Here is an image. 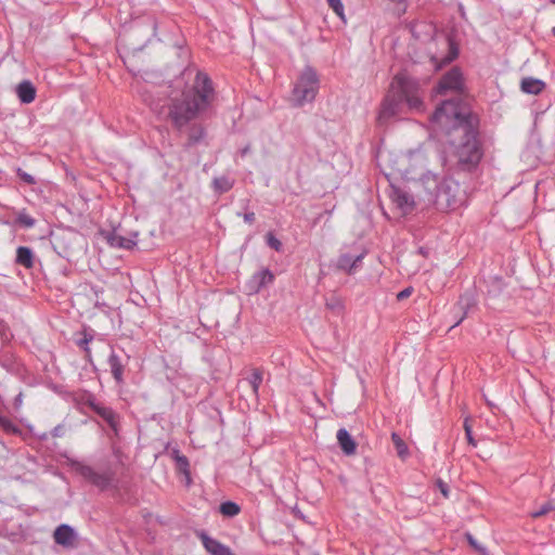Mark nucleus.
<instances>
[{
  "mask_svg": "<svg viewBox=\"0 0 555 555\" xmlns=\"http://www.w3.org/2000/svg\"><path fill=\"white\" fill-rule=\"evenodd\" d=\"M232 186L233 182L227 177H220L214 180V188L220 193L229 191Z\"/></svg>",
  "mask_w": 555,
  "mask_h": 555,
  "instance_id": "obj_24",
  "label": "nucleus"
},
{
  "mask_svg": "<svg viewBox=\"0 0 555 555\" xmlns=\"http://www.w3.org/2000/svg\"><path fill=\"white\" fill-rule=\"evenodd\" d=\"M460 304L462 306H464V305L468 306L469 305V298L462 297L461 300H460Z\"/></svg>",
  "mask_w": 555,
  "mask_h": 555,
  "instance_id": "obj_38",
  "label": "nucleus"
},
{
  "mask_svg": "<svg viewBox=\"0 0 555 555\" xmlns=\"http://www.w3.org/2000/svg\"><path fill=\"white\" fill-rule=\"evenodd\" d=\"M244 221L247 223H253L255 221V214L254 212H247L243 216Z\"/></svg>",
  "mask_w": 555,
  "mask_h": 555,
  "instance_id": "obj_37",
  "label": "nucleus"
},
{
  "mask_svg": "<svg viewBox=\"0 0 555 555\" xmlns=\"http://www.w3.org/2000/svg\"><path fill=\"white\" fill-rule=\"evenodd\" d=\"M70 467L83 479L101 490L109 488L114 479V474L111 469L98 472L93 467L78 461H72Z\"/></svg>",
  "mask_w": 555,
  "mask_h": 555,
  "instance_id": "obj_6",
  "label": "nucleus"
},
{
  "mask_svg": "<svg viewBox=\"0 0 555 555\" xmlns=\"http://www.w3.org/2000/svg\"><path fill=\"white\" fill-rule=\"evenodd\" d=\"M364 255L361 254L357 257H351L348 254L340 255L336 262V268L338 270L346 271L348 273H352L353 269L357 267L358 262L363 259Z\"/></svg>",
  "mask_w": 555,
  "mask_h": 555,
  "instance_id": "obj_16",
  "label": "nucleus"
},
{
  "mask_svg": "<svg viewBox=\"0 0 555 555\" xmlns=\"http://www.w3.org/2000/svg\"><path fill=\"white\" fill-rule=\"evenodd\" d=\"M464 430H465V435H466L468 443L473 447H476L477 442L473 437V430H472V426L469 424L468 418H465V421H464Z\"/></svg>",
  "mask_w": 555,
  "mask_h": 555,
  "instance_id": "obj_29",
  "label": "nucleus"
},
{
  "mask_svg": "<svg viewBox=\"0 0 555 555\" xmlns=\"http://www.w3.org/2000/svg\"><path fill=\"white\" fill-rule=\"evenodd\" d=\"M220 513L227 517H234L240 513V506L234 502L228 501L220 505Z\"/></svg>",
  "mask_w": 555,
  "mask_h": 555,
  "instance_id": "obj_22",
  "label": "nucleus"
},
{
  "mask_svg": "<svg viewBox=\"0 0 555 555\" xmlns=\"http://www.w3.org/2000/svg\"><path fill=\"white\" fill-rule=\"evenodd\" d=\"M474 117L467 105L457 95L444 101L433 114L431 121L448 134L457 132L462 141L454 144L457 164L463 170L475 168L481 159V150L474 130Z\"/></svg>",
  "mask_w": 555,
  "mask_h": 555,
  "instance_id": "obj_1",
  "label": "nucleus"
},
{
  "mask_svg": "<svg viewBox=\"0 0 555 555\" xmlns=\"http://www.w3.org/2000/svg\"><path fill=\"white\" fill-rule=\"evenodd\" d=\"M320 80L317 72L312 67L306 66L294 86L291 98L293 105L300 107L306 103H311L318 94Z\"/></svg>",
  "mask_w": 555,
  "mask_h": 555,
  "instance_id": "obj_5",
  "label": "nucleus"
},
{
  "mask_svg": "<svg viewBox=\"0 0 555 555\" xmlns=\"http://www.w3.org/2000/svg\"><path fill=\"white\" fill-rule=\"evenodd\" d=\"M108 364L115 380L117 383H122L124 364L121 363L119 357L115 353H112L108 358Z\"/></svg>",
  "mask_w": 555,
  "mask_h": 555,
  "instance_id": "obj_19",
  "label": "nucleus"
},
{
  "mask_svg": "<svg viewBox=\"0 0 555 555\" xmlns=\"http://www.w3.org/2000/svg\"><path fill=\"white\" fill-rule=\"evenodd\" d=\"M268 245L275 250H280L281 246H282L281 242L276 237H274L272 234L268 235Z\"/></svg>",
  "mask_w": 555,
  "mask_h": 555,
  "instance_id": "obj_32",
  "label": "nucleus"
},
{
  "mask_svg": "<svg viewBox=\"0 0 555 555\" xmlns=\"http://www.w3.org/2000/svg\"><path fill=\"white\" fill-rule=\"evenodd\" d=\"M94 410L100 416H102L106 422L114 426L115 413L112 409L106 406L94 405Z\"/></svg>",
  "mask_w": 555,
  "mask_h": 555,
  "instance_id": "obj_25",
  "label": "nucleus"
},
{
  "mask_svg": "<svg viewBox=\"0 0 555 555\" xmlns=\"http://www.w3.org/2000/svg\"><path fill=\"white\" fill-rule=\"evenodd\" d=\"M18 175L28 184L35 183V180H34L33 176H30V175H28L26 172H22L21 170L18 171Z\"/></svg>",
  "mask_w": 555,
  "mask_h": 555,
  "instance_id": "obj_36",
  "label": "nucleus"
},
{
  "mask_svg": "<svg viewBox=\"0 0 555 555\" xmlns=\"http://www.w3.org/2000/svg\"><path fill=\"white\" fill-rule=\"evenodd\" d=\"M274 275L268 269L260 270L256 274L253 275V279L249 283V292L258 293L260 288L267 284L273 282Z\"/></svg>",
  "mask_w": 555,
  "mask_h": 555,
  "instance_id": "obj_13",
  "label": "nucleus"
},
{
  "mask_svg": "<svg viewBox=\"0 0 555 555\" xmlns=\"http://www.w3.org/2000/svg\"><path fill=\"white\" fill-rule=\"evenodd\" d=\"M88 343H89V339L85 338L81 341H79V345L82 346V345H87Z\"/></svg>",
  "mask_w": 555,
  "mask_h": 555,
  "instance_id": "obj_39",
  "label": "nucleus"
},
{
  "mask_svg": "<svg viewBox=\"0 0 555 555\" xmlns=\"http://www.w3.org/2000/svg\"><path fill=\"white\" fill-rule=\"evenodd\" d=\"M261 383H262V373H261V371L258 370V369L253 370V373H251L250 378H249V384H250L253 393L256 397L258 396V391H259V387H260Z\"/></svg>",
  "mask_w": 555,
  "mask_h": 555,
  "instance_id": "obj_23",
  "label": "nucleus"
},
{
  "mask_svg": "<svg viewBox=\"0 0 555 555\" xmlns=\"http://www.w3.org/2000/svg\"><path fill=\"white\" fill-rule=\"evenodd\" d=\"M16 93L22 103L29 104L36 98V88L30 81L25 80L17 85Z\"/></svg>",
  "mask_w": 555,
  "mask_h": 555,
  "instance_id": "obj_15",
  "label": "nucleus"
},
{
  "mask_svg": "<svg viewBox=\"0 0 555 555\" xmlns=\"http://www.w3.org/2000/svg\"><path fill=\"white\" fill-rule=\"evenodd\" d=\"M70 467L83 479L101 490L109 488L114 479V474L111 469L98 472L93 467L78 461H72Z\"/></svg>",
  "mask_w": 555,
  "mask_h": 555,
  "instance_id": "obj_7",
  "label": "nucleus"
},
{
  "mask_svg": "<svg viewBox=\"0 0 555 555\" xmlns=\"http://www.w3.org/2000/svg\"><path fill=\"white\" fill-rule=\"evenodd\" d=\"M54 541L55 543L65 546L72 547L74 546L76 534L72 527L68 525H61L54 531Z\"/></svg>",
  "mask_w": 555,
  "mask_h": 555,
  "instance_id": "obj_12",
  "label": "nucleus"
},
{
  "mask_svg": "<svg viewBox=\"0 0 555 555\" xmlns=\"http://www.w3.org/2000/svg\"><path fill=\"white\" fill-rule=\"evenodd\" d=\"M206 551L211 555H233L232 551L219 541L208 537L205 532L199 533Z\"/></svg>",
  "mask_w": 555,
  "mask_h": 555,
  "instance_id": "obj_11",
  "label": "nucleus"
},
{
  "mask_svg": "<svg viewBox=\"0 0 555 555\" xmlns=\"http://www.w3.org/2000/svg\"><path fill=\"white\" fill-rule=\"evenodd\" d=\"M411 294H412V288L411 287H406L403 291L398 293L397 298H398V300H403V299L410 297Z\"/></svg>",
  "mask_w": 555,
  "mask_h": 555,
  "instance_id": "obj_35",
  "label": "nucleus"
},
{
  "mask_svg": "<svg viewBox=\"0 0 555 555\" xmlns=\"http://www.w3.org/2000/svg\"><path fill=\"white\" fill-rule=\"evenodd\" d=\"M403 101L411 109L421 111L423 107L417 82L404 75H397L391 82L390 92L383 101L378 121L385 124L396 116L401 111Z\"/></svg>",
  "mask_w": 555,
  "mask_h": 555,
  "instance_id": "obj_3",
  "label": "nucleus"
},
{
  "mask_svg": "<svg viewBox=\"0 0 555 555\" xmlns=\"http://www.w3.org/2000/svg\"><path fill=\"white\" fill-rule=\"evenodd\" d=\"M18 220L21 223H23L24 225H26L28 228L33 227L35 223L34 219L27 215L20 216Z\"/></svg>",
  "mask_w": 555,
  "mask_h": 555,
  "instance_id": "obj_33",
  "label": "nucleus"
},
{
  "mask_svg": "<svg viewBox=\"0 0 555 555\" xmlns=\"http://www.w3.org/2000/svg\"><path fill=\"white\" fill-rule=\"evenodd\" d=\"M437 486L440 490V492L442 493V495L444 498H448L449 496V488H448V485L446 482H443L442 480H438L437 482Z\"/></svg>",
  "mask_w": 555,
  "mask_h": 555,
  "instance_id": "obj_34",
  "label": "nucleus"
},
{
  "mask_svg": "<svg viewBox=\"0 0 555 555\" xmlns=\"http://www.w3.org/2000/svg\"><path fill=\"white\" fill-rule=\"evenodd\" d=\"M463 87L462 74L457 68L448 72L439 81L437 93L447 94L448 92H460Z\"/></svg>",
  "mask_w": 555,
  "mask_h": 555,
  "instance_id": "obj_9",
  "label": "nucleus"
},
{
  "mask_svg": "<svg viewBox=\"0 0 555 555\" xmlns=\"http://www.w3.org/2000/svg\"><path fill=\"white\" fill-rule=\"evenodd\" d=\"M330 8L337 14V16L345 21L344 4L340 0H326Z\"/></svg>",
  "mask_w": 555,
  "mask_h": 555,
  "instance_id": "obj_27",
  "label": "nucleus"
},
{
  "mask_svg": "<svg viewBox=\"0 0 555 555\" xmlns=\"http://www.w3.org/2000/svg\"><path fill=\"white\" fill-rule=\"evenodd\" d=\"M391 440H392V442L395 444V448H396V451H397V455L401 460H405L409 456V448H408L406 443L396 433H392Z\"/></svg>",
  "mask_w": 555,
  "mask_h": 555,
  "instance_id": "obj_21",
  "label": "nucleus"
},
{
  "mask_svg": "<svg viewBox=\"0 0 555 555\" xmlns=\"http://www.w3.org/2000/svg\"><path fill=\"white\" fill-rule=\"evenodd\" d=\"M337 441L346 455H352L356 453L357 443L345 428H340L337 431Z\"/></svg>",
  "mask_w": 555,
  "mask_h": 555,
  "instance_id": "obj_14",
  "label": "nucleus"
},
{
  "mask_svg": "<svg viewBox=\"0 0 555 555\" xmlns=\"http://www.w3.org/2000/svg\"><path fill=\"white\" fill-rule=\"evenodd\" d=\"M378 159L390 173H398L406 179H416L424 177L426 167V157L422 150L402 152H379Z\"/></svg>",
  "mask_w": 555,
  "mask_h": 555,
  "instance_id": "obj_4",
  "label": "nucleus"
},
{
  "mask_svg": "<svg viewBox=\"0 0 555 555\" xmlns=\"http://www.w3.org/2000/svg\"><path fill=\"white\" fill-rule=\"evenodd\" d=\"M545 87V83L537 78L527 77L521 80L520 89L528 94H539Z\"/></svg>",
  "mask_w": 555,
  "mask_h": 555,
  "instance_id": "obj_17",
  "label": "nucleus"
},
{
  "mask_svg": "<svg viewBox=\"0 0 555 555\" xmlns=\"http://www.w3.org/2000/svg\"><path fill=\"white\" fill-rule=\"evenodd\" d=\"M16 262L27 269L34 264V255L30 248L21 246L16 250Z\"/></svg>",
  "mask_w": 555,
  "mask_h": 555,
  "instance_id": "obj_20",
  "label": "nucleus"
},
{
  "mask_svg": "<svg viewBox=\"0 0 555 555\" xmlns=\"http://www.w3.org/2000/svg\"><path fill=\"white\" fill-rule=\"evenodd\" d=\"M107 242L112 247L131 249L135 246V241L130 237H124L119 234L112 233L107 236Z\"/></svg>",
  "mask_w": 555,
  "mask_h": 555,
  "instance_id": "obj_18",
  "label": "nucleus"
},
{
  "mask_svg": "<svg viewBox=\"0 0 555 555\" xmlns=\"http://www.w3.org/2000/svg\"><path fill=\"white\" fill-rule=\"evenodd\" d=\"M552 33L555 36V26L552 28Z\"/></svg>",
  "mask_w": 555,
  "mask_h": 555,
  "instance_id": "obj_40",
  "label": "nucleus"
},
{
  "mask_svg": "<svg viewBox=\"0 0 555 555\" xmlns=\"http://www.w3.org/2000/svg\"><path fill=\"white\" fill-rule=\"evenodd\" d=\"M460 186L453 182H443L438 186L436 193V203L441 208H454L457 204L456 193Z\"/></svg>",
  "mask_w": 555,
  "mask_h": 555,
  "instance_id": "obj_8",
  "label": "nucleus"
},
{
  "mask_svg": "<svg viewBox=\"0 0 555 555\" xmlns=\"http://www.w3.org/2000/svg\"><path fill=\"white\" fill-rule=\"evenodd\" d=\"M175 460L177 467L180 472L184 473L189 477V461L184 455H180L178 451H175Z\"/></svg>",
  "mask_w": 555,
  "mask_h": 555,
  "instance_id": "obj_26",
  "label": "nucleus"
},
{
  "mask_svg": "<svg viewBox=\"0 0 555 555\" xmlns=\"http://www.w3.org/2000/svg\"><path fill=\"white\" fill-rule=\"evenodd\" d=\"M215 99L212 81L198 72L191 88L171 99L168 117L177 128H182L205 112Z\"/></svg>",
  "mask_w": 555,
  "mask_h": 555,
  "instance_id": "obj_2",
  "label": "nucleus"
},
{
  "mask_svg": "<svg viewBox=\"0 0 555 555\" xmlns=\"http://www.w3.org/2000/svg\"><path fill=\"white\" fill-rule=\"evenodd\" d=\"M552 509L550 504H544L540 509L532 512L530 515L532 518L544 516Z\"/></svg>",
  "mask_w": 555,
  "mask_h": 555,
  "instance_id": "obj_31",
  "label": "nucleus"
},
{
  "mask_svg": "<svg viewBox=\"0 0 555 555\" xmlns=\"http://www.w3.org/2000/svg\"><path fill=\"white\" fill-rule=\"evenodd\" d=\"M203 134H204L203 129H201V128H192L191 132H190V135H189L190 143L197 142L203 137Z\"/></svg>",
  "mask_w": 555,
  "mask_h": 555,
  "instance_id": "obj_30",
  "label": "nucleus"
},
{
  "mask_svg": "<svg viewBox=\"0 0 555 555\" xmlns=\"http://www.w3.org/2000/svg\"><path fill=\"white\" fill-rule=\"evenodd\" d=\"M390 198L401 215H408L414 208V198L408 192L399 188L391 189Z\"/></svg>",
  "mask_w": 555,
  "mask_h": 555,
  "instance_id": "obj_10",
  "label": "nucleus"
},
{
  "mask_svg": "<svg viewBox=\"0 0 555 555\" xmlns=\"http://www.w3.org/2000/svg\"><path fill=\"white\" fill-rule=\"evenodd\" d=\"M466 539H467L469 545L472 547H474L475 551H477L479 553V555H489L487 548L483 545H481L480 543H478V541L470 533L466 534Z\"/></svg>",
  "mask_w": 555,
  "mask_h": 555,
  "instance_id": "obj_28",
  "label": "nucleus"
}]
</instances>
